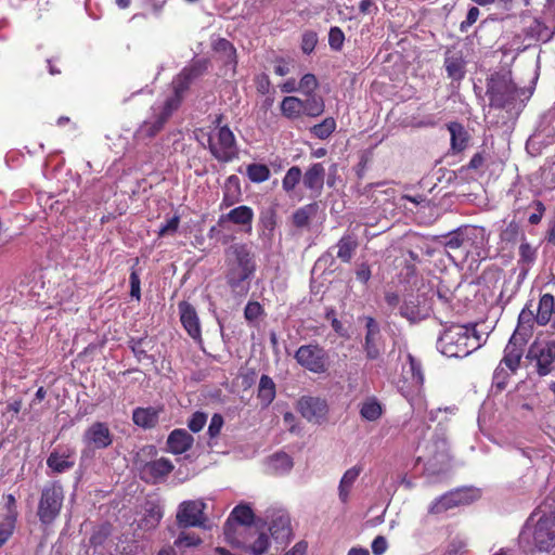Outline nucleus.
Segmentation results:
<instances>
[{
    "mask_svg": "<svg viewBox=\"0 0 555 555\" xmlns=\"http://www.w3.org/2000/svg\"><path fill=\"white\" fill-rule=\"evenodd\" d=\"M297 406L301 416L310 423L321 424L326 418L327 404L320 398L302 397Z\"/></svg>",
    "mask_w": 555,
    "mask_h": 555,
    "instance_id": "nucleus-15",
    "label": "nucleus"
},
{
    "mask_svg": "<svg viewBox=\"0 0 555 555\" xmlns=\"http://www.w3.org/2000/svg\"><path fill=\"white\" fill-rule=\"evenodd\" d=\"M336 129V121L334 118L328 117L325 118L321 124L315 125L311 128V132L314 137L319 139H326L328 138L334 130Z\"/></svg>",
    "mask_w": 555,
    "mask_h": 555,
    "instance_id": "nucleus-42",
    "label": "nucleus"
},
{
    "mask_svg": "<svg viewBox=\"0 0 555 555\" xmlns=\"http://www.w3.org/2000/svg\"><path fill=\"white\" fill-rule=\"evenodd\" d=\"M525 341L524 337L518 338L517 335H512L505 347L504 357L500 364L508 369L511 373L516 372L519 366Z\"/></svg>",
    "mask_w": 555,
    "mask_h": 555,
    "instance_id": "nucleus-18",
    "label": "nucleus"
},
{
    "mask_svg": "<svg viewBox=\"0 0 555 555\" xmlns=\"http://www.w3.org/2000/svg\"><path fill=\"white\" fill-rule=\"evenodd\" d=\"M467 538L462 534H456L449 541L444 555L464 554L467 551Z\"/></svg>",
    "mask_w": 555,
    "mask_h": 555,
    "instance_id": "nucleus-41",
    "label": "nucleus"
},
{
    "mask_svg": "<svg viewBox=\"0 0 555 555\" xmlns=\"http://www.w3.org/2000/svg\"><path fill=\"white\" fill-rule=\"evenodd\" d=\"M254 218L253 209L248 206H238L220 217V222L230 221L234 224L248 225L250 228Z\"/></svg>",
    "mask_w": 555,
    "mask_h": 555,
    "instance_id": "nucleus-27",
    "label": "nucleus"
},
{
    "mask_svg": "<svg viewBox=\"0 0 555 555\" xmlns=\"http://www.w3.org/2000/svg\"><path fill=\"white\" fill-rule=\"evenodd\" d=\"M521 537L533 546V552L555 554V511L547 502L531 514Z\"/></svg>",
    "mask_w": 555,
    "mask_h": 555,
    "instance_id": "nucleus-1",
    "label": "nucleus"
},
{
    "mask_svg": "<svg viewBox=\"0 0 555 555\" xmlns=\"http://www.w3.org/2000/svg\"><path fill=\"white\" fill-rule=\"evenodd\" d=\"M130 284H131V296L140 299V280L138 275L133 272L130 275Z\"/></svg>",
    "mask_w": 555,
    "mask_h": 555,
    "instance_id": "nucleus-63",
    "label": "nucleus"
},
{
    "mask_svg": "<svg viewBox=\"0 0 555 555\" xmlns=\"http://www.w3.org/2000/svg\"><path fill=\"white\" fill-rule=\"evenodd\" d=\"M509 373L506 371V367L499 364L493 373V383L494 385L503 389L506 385V379L508 378Z\"/></svg>",
    "mask_w": 555,
    "mask_h": 555,
    "instance_id": "nucleus-53",
    "label": "nucleus"
},
{
    "mask_svg": "<svg viewBox=\"0 0 555 555\" xmlns=\"http://www.w3.org/2000/svg\"><path fill=\"white\" fill-rule=\"evenodd\" d=\"M206 69L205 61H197L185 67L172 81L173 94L165 102H175V111L179 107L183 92L189 88L191 81Z\"/></svg>",
    "mask_w": 555,
    "mask_h": 555,
    "instance_id": "nucleus-11",
    "label": "nucleus"
},
{
    "mask_svg": "<svg viewBox=\"0 0 555 555\" xmlns=\"http://www.w3.org/2000/svg\"><path fill=\"white\" fill-rule=\"evenodd\" d=\"M178 309L180 313L181 323L185 331L192 338L199 339L201 325L195 309L189 302L185 301L180 302Z\"/></svg>",
    "mask_w": 555,
    "mask_h": 555,
    "instance_id": "nucleus-20",
    "label": "nucleus"
},
{
    "mask_svg": "<svg viewBox=\"0 0 555 555\" xmlns=\"http://www.w3.org/2000/svg\"><path fill=\"white\" fill-rule=\"evenodd\" d=\"M409 367L412 374V385L415 387H421L424 382L421 363L412 356H409Z\"/></svg>",
    "mask_w": 555,
    "mask_h": 555,
    "instance_id": "nucleus-47",
    "label": "nucleus"
},
{
    "mask_svg": "<svg viewBox=\"0 0 555 555\" xmlns=\"http://www.w3.org/2000/svg\"><path fill=\"white\" fill-rule=\"evenodd\" d=\"M247 176L250 181L260 183L269 179L270 170L266 165L251 164L247 167Z\"/></svg>",
    "mask_w": 555,
    "mask_h": 555,
    "instance_id": "nucleus-43",
    "label": "nucleus"
},
{
    "mask_svg": "<svg viewBox=\"0 0 555 555\" xmlns=\"http://www.w3.org/2000/svg\"><path fill=\"white\" fill-rule=\"evenodd\" d=\"M361 472L362 468L360 466H353L347 469L343 475L338 487V496L343 503L349 500L350 490Z\"/></svg>",
    "mask_w": 555,
    "mask_h": 555,
    "instance_id": "nucleus-26",
    "label": "nucleus"
},
{
    "mask_svg": "<svg viewBox=\"0 0 555 555\" xmlns=\"http://www.w3.org/2000/svg\"><path fill=\"white\" fill-rule=\"evenodd\" d=\"M269 529L272 538L278 543L287 541L292 532L289 516L285 513H278L271 520Z\"/></svg>",
    "mask_w": 555,
    "mask_h": 555,
    "instance_id": "nucleus-23",
    "label": "nucleus"
},
{
    "mask_svg": "<svg viewBox=\"0 0 555 555\" xmlns=\"http://www.w3.org/2000/svg\"><path fill=\"white\" fill-rule=\"evenodd\" d=\"M64 500L61 485L53 482L47 485L41 492L37 515L42 524H51L59 516Z\"/></svg>",
    "mask_w": 555,
    "mask_h": 555,
    "instance_id": "nucleus-6",
    "label": "nucleus"
},
{
    "mask_svg": "<svg viewBox=\"0 0 555 555\" xmlns=\"http://www.w3.org/2000/svg\"><path fill=\"white\" fill-rule=\"evenodd\" d=\"M324 112V102L320 98L311 96L304 101V114L308 116H319Z\"/></svg>",
    "mask_w": 555,
    "mask_h": 555,
    "instance_id": "nucleus-45",
    "label": "nucleus"
},
{
    "mask_svg": "<svg viewBox=\"0 0 555 555\" xmlns=\"http://www.w3.org/2000/svg\"><path fill=\"white\" fill-rule=\"evenodd\" d=\"M444 66L449 77L453 79H461L464 76V61L461 56H448L446 59Z\"/></svg>",
    "mask_w": 555,
    "mask_h": 555,
    "instance_id": "nucleus-37",
    "label": "nucleus"
},
{
    "mask_svg": "<svg viewBox=\"0 0 555 555\" xmlns=\"http://www.w3.org/2000/svg\"><path fill=\"white\" fill-rule=\"evenodd\" d=\"M207 422V415L203 412H195L190 418L188 426L193 433L201 431Z\"/></svg>",
    "mask_w": 555,
    "mask_h": 555,
    "instance_id": "nucleus-51",
    "label": "nucleus"
},
{
    "mask_svg": "<svg viewBox=\"0 0 555 555\" xmlns=\"http://www.w3.org/2000/svg\"><path fill=\"white\" fill-rule=\"evenodd\" d=\"M82 442L89 449H106L113 443V435L106 423L95 422L85 430Z\"/></svg>",
    "mask_w": 555,
    "mask_h": 555,
    "instance_id": "nucleus-14",
    "label": "nucleus"
},
{
    "mask_svg": "<svg viewBox=\"0 0 555 555\" xmlns=\"http://www.w3.org/2000/svg\"><path fill=\"white\" fill-rule=\"evenodd\" d=\"M527 359L534 362L537 373L545 376L553 371L555 340H535L529 347Z\"/></svg>",
    "mask_w": 555,
    "mask_h": 555,
    "instance_id": "nucleus-9",
    "label": "nucleus"
},
{
    "mask_svg": "<svg viewBox=\"0 0 555 555\" xmlns=\"http://www.w3.org/2000/svg\"><path fill=\"white\" fill-rule=\"evenodd\" d=\"M225 280L233 293L246 295L249 280L256 271V261L246 244H233L224 251Z\"/></svg>",
    "mask_w": 555,
    "mask_h": 555,
    "instance_id": "nucleus-2",
    "label": "nucleus"
},
{
    "mask_svg": "<svg viewBox=\"0 0 555 555\" xmlns=\"http://www.w3.org/2000/svg\"><path fill=\"white\" fill-rule=\"evenodd\" d=\"M173 467V464L168 459L160 457L143 464L140 467V476L146 482L155 483L169 475Z\"/></svg>",
    "mask_w": 555,
    "mask_h": 555,
    "instance_id": "nucleus-16",
    "label": "nucleus"
},
{
    "mask_svg": "<svg viewBox=\"0 0 555 555\" xmlns=\"http://www.w3.org/2000/svg\"><path fill=\"white\" fill-rule=\"evenodd\" d=\"M175 102H164L162 105L153 106V115L144 120L134 133L137 142H144L154 138L164 127L175 111Z\"/></svg>",
    "mask_w": 555,
    "mask_h": 555,
    "instance_id": "nucleus-7",
    "label": "nucleus"
},
{
    "mask_svg": "<svg viewBox=\"0 0 555 555\" xmlns=\"http://www.w3.org/2000/svg\"><path fill=\"white\" fill-rule=\"evenodd\" d=\"M479 14V9L476 7H472L467 12L466 20L460 24V30L462 33L467 31L468 28L477 22Z\"/></svg>",
    "mask_w": 555,
    "mask_h": 555,
    "instance_id": "nucleus-52",
    "label": "nucleus"
},
{
    "mask_svg": "<svg viewBox=\"0 0 555 555\" xmlns=\"http://www.w3.org/2000/svg\"><path fill=\"white\" fill-rule=\"evenodd\" d=\"M212 47L217 53L222 55L224 63L232 64L233 67L236 65V51L230 41L223 38H218L214 41Z\"/></svg>",
    "mask_w": 555,
    "mask_h": 555,
    "instance_id": "nucleus-33",
    "label": "nucleus"
},
{
    "mask_svg": "<svg viewBox=\"0 0 555 555\" xmlns=\"http://www.w3.org/2000/svg\"><path fill=\"white\" fill-rule=\"evenodd\" d=\"M364 351L369 360H376L382 353L379 336L365 335Z\"/></svg>",
    "mask_w": 555,
    "mask_h": 555,
    "instance_id": "nucleus-44",
    "label": "nucleus"
},
{
    "mask_svg": "<svg viewBox=\"0 0 555 555\" xmlns=\"http://www.w3.org/2000/svg\"><path fill=\"white\" fill-rule=\"evenodd\" d=\"M463 229H459L448 235L444 246L449 250H460L463 254Z\"/></svg>",
    "mask_w": 555,
    "mask_h": 555,
    "instance_id": "nucleus-46",
    "label": "nucleus"
},
{
    "mask_svg": "<svg viewBox=\"0 0 555 555\" xmlns=\"http://www.w3.org/2000/svg\"><path fill=\"white\" fill-rule=\"evenodd\" d=\"M206 504L202 500L184 501L179 505L177 521L180 527H203L206 521Z\"/></svg>",
    "mask_w": 555,
    "mask_h": 555,
    "instance_id": "nucleus-12",
    "label": "nucleus"
},
{
    "mask_svg": "<svg viewBox=\"0 0 555 555\" xmlns=\"http://www.w3.org/2000/svg\"><path fill=\"white\" fill-rule=\"evenodd\" d=\"M325 170L321 164H313L304 175V185L313 192V197L321 194Z\"/></svg>",
    "mask_w": 555,
    "mask_h": 555,
    "instance_id": "nucleus-24",
    "label": "nucleus"
},
{
    "mask_svg": "<svg viewBox=\"0 0 555 555\" xmlns=\"http://www.w3.org/2000/svg\"><path fill=\"white\" fill-rule=\"evenodd\" d=\"M179 217L177 216L167 220V222L159 228L158 235L166 236L176 233L179 227Z\"/></svg>",
    "mask_w": 555,
    "mask_h": 555,
    "instance_id": "nucleus-55",
    "label": "nucleus"
},
{
    "mask_svg": "<svg viewBox=\"0 0 555 555\" xmlns=\"http://www.w3.org/2000/svg\"><path fill=\"white\" fill-rule=\"evenodd\" d=\"M223 426V417L220 414H214L208 426V434L211 438L217 437Z\"/></svg>",
    "mask_w": 555,
    "mask_h": 555,
    "instance_id": "nucleus-57",
    "label": "nucleus"
},
{
    "mask_svg": "<svg viewBox=\"0 0 555 555\" xmlns=\"http://www.w3.org/2000/svg\"><path fill=\"white\" fill-rule=\"evenodd\" d=\"M281 111L287 118H298L304 114V101L296 96H286L281 103Z\"/></svg>",
    "mask_w": 555,
    "mask_h": 555,
    "instance_id": "nucleus-32",
    "label": "nucleus"
},
{
    "mask_svg": "<svg viewBox=\"0 0 555 555\" xmlns=\"http://www.w3.org/2000/svg\"><path fill=\"white\" fill-rule=\"evenodd\" d=\"M194 438L184 429H175L168 437V450L173 454L186 452L193 444Z\"/></svg>",
    "mask_w": 555,
    "mask_h": 555,
    "instance_id": "nucleus-21",
    "label": "nucleus"
},
{
    "mask_svg": "<svg viewBox=\"0 0 555 555\" xmlns=\"http://www.w3.org/2000/svg\"><path fill=\"white\" fill-rule=\"evenodd\" d=\"M262 313V307L257 301H250L246 305L244 315L248 321L256 320Z\"/></svg>",
    "mask_w": 555,
    "mask_h": 555,
    "instance_id": "nucleus-56",
    "label": "nucleus"
},
{
    "mask_svg": "<svg viewBox=\"0 0 555 555\" xmlns=\"http://www.w3.org/2000/svg\"><path fill=\"white\" fill-rule=\"evenodd\" d=\"M295 359L300 366L315 374H323L330 367L326 351L317 344L300 346L295 353Z\"/></svg>",
    "mask_w": 555,
    "mask_h": 555,
    "instance_id": "nucleus-8",
    "label": "nucleus"
},
{
    "mask_svg": "<svg viewBox=\"0 0 555 555\" xmlns=\"http://www.w3.org/2000/svg\"><path fill=\"white\" fill-rule=\"evenodd\" d=\"M224 537L230 544L240 547L244 555H269L271 547L269 535L254 527H234L230 521L224 527Z\"/></svg>",
    "mask_w": 555,
    "mask_h": 555,
    "instance_id": "nucleus-4",
    "label": "nucleus"
},
{
    "mask_svg": "<svg viewBox=\"0 0 555 555\" xmlns=\"http://www.w3.org/2000/svg\"><path fill=\"white\" fill-rule=\"evenodd\" d=\"M47 465L55 473H64L74 467L73 450H54L47 460Z\"/></svg>",
    "mask_w": 555,
    "mask_h": 555,
    "instance_id": "nucleus-22",
    "label": "nucleus"
},
{
    "mask_svg": "<svg viewBox=\"0 0 555 555\" xmlns=\"http://www.w3.org/2000/svg\"><path fill=\"white\" fill-rule=\"evenodd\" d=\"M388 547L387 540L383 535L376 537L372 542V552L375 555H382Z\"/></svg>",
    "mask_w": 555,
    "mask_h": 555,
    "instance_id": "nucleus-59",
    "label": "nucleus"
},
{
    "mask_svg": "<svg viewBox=\"0 0 555 555\" xmlns=\"http://www.w3.org/2000/svg\"><path fill=\"white\" fill-rule=\"evenodd\" d=\"M268 466L275 474H285L293 467V461L286 453H278L269 459Z\"/></svg>",
    "mask_w": 555,
    "mask_h": 555,
    "instance_id": "nucleus-36",
    "label": "nucleus"
},
{
    "mask_svg": "<svg viewBox=\"0 0 555 555\" xmlns=\"http://www.w3.org/2000/svg\"><path fill=\"white\" fill-rule=\"evenodd\" d=\"M301 178H302V173H301L300 168L297 166L291 167L286 171V173L282 180L283 190L286 193H291L296 188V185L300 182Z\"/></svg>",
    "mask_w": 555,
    "mask_h": 555,
    "instance_id": "nucleus-38",
    "label": "nucleus"
},
{
    "mask_svg": "<svg viewBox=\"0 0 555 555\" xmlns=\"http://www.w3.org/2000/svg\"><path fill=\"white\" fill-rule=\"evenodd\" d=\"M221 117L216 118V127L208 135V147L212 156L222 163L237 157L238 149L233 132L227 126H220Z\"/></svg>",
    "mask_w": 555,
    "mask_h": 555,
    "instance_id": "nucleus-5",
    "label": "nucleus"
},
{
    "mask_svg": "<svg viewBox=\"0 0 555 555\" xmlns=\"http://www.w3.org/2000/svg\"><path fill=\"white\" fill-rule=\"evenodd\" d=\"M537 211L529 217V222L531 224H538L541 221L543 212L545 210L544 205L541 202L535 203Z\"/></svg>",
    "mask_w": 555,
    "mask_h": 555,
    "instance_id": "nucleus-62",
    "label": "nucleus"
},
{
    "mask_svg": "<svg viewBox=\"0 0 555 555\" xmlns=\"http://www.w3.org/2000/svg\"><path fill=\"white\" fill-rule=\"evenodd\" d=\"M270 88V81L269 78L266 75L259 76L257 78V89L261 93H267Z\"/></svg>",
    "mask_w": 555,
    "mask_h": 555,
    "instance_id": "nucleus-64",
    "label": "nucleus"
},
{
    "mask_svg": "<svg viewBox=\"0 0 555 555\" xmlns=\"http://www.w3.org/2000/svg\"><path fill=\"white\" fill-rule=\"evenodd\" d=\"M533 320H535L533 312L524 308L519 313L518 325L513 335H517L518 338L524 337L526 339L532 330Z\"/></svg>",
    "mask_w": 555,
    "mask_h": 555,
    "instance_id": "nucleus-34",
    "label": "nucleus"
},
{
    "mask_svg": "<svg viewBox=\"0 0 555 555\" xmlns=\"http://www.w3.org/2000/svg\"><path fill=\"white\" fill-rule=\"evenodd\" d=\"M482 344L475 327L454 324L438 338V350L449 358H464L480 348Z\"/></svg>",
    "mask_w": 555,
    "mask_h": 555,
    "instance_id": "nucleus-3",
    "label": "nucleus"
},
{
    "mask_svg": "<svg viewBox=\"0 0 555 555\" xmlns=\"http://www.w3.org/2000/svg\"><path fill=\"white\" fill-rule=\"evenodd\" d=\"M310 218L309 209L307 207L298 209L293 215V221L296 227H305Z\"/></svg>",
    "mask_w": 555,
    "mask_h": 555,
    "instance_id": "nucleus-58",
    "label": "nucleus"
},
{
    "mask_svg": "<svg viewBox=\"0 0 555 555\" xmlns=\"http://www.w3.org/2000/svg\"><path fill=\"white\" fill-rule=\"evenodd\" d=\"M318 37L315 33L309 31L304 34L301 41V49L305 53L309 54L315 48Z\"/></svg>",
    "mask_w": 555,
    "mask_h": 555,
    "instance_id": "nucleus-54",
    "label": "nucleus"
},
{
    "mask_svg": "<svg viewBox=\"0 0 555 555\" xmlns=\"http://www.w3.org/2000/svg\"><path fill=\"white\" fill-rule=\"evenodd\" d=\"M275 398V384L268 375H262L258 386V399L268 406Z\"/></svg>",
    "mask_w": 555,
    "mask_h": 555,
    "instance_id": "nucleus-31",
    "label": "nucleus"
},
{
    "mask_svg": "<svg viewBox=\"0 0 555 555\" xmlns=\"http://www.w3.org/2000/svg\"><path fill=\"white\" fill-rule=\"evenodd\" d=\"M555 311V298L551 294L541 296L535 315V321L539 325H546L552 321Z\"/></svg>",
    "mask_w": 555,
    "mask_h": 555,
    "instance_id": "nucleus-25",
    "label": "nucleus"
},
{
    "mask_svg": "<svg viewBox=\"0 0 555 555\" xmlns=\"http://www.w3.org/2000/svg\"><path fill=\"white\" fill-rule=\"evenodd\" d=\"M400 313L402 317L406 318L411 322H416L426 317L427 312L424 309H421L413 301L405 302L400 308Z\"/></svg>",
    "mask_w": 555,
    "mask_h": 555,
    "instance_id": "nucleus-40",
    "label": "nucleus"
},
{
    "mask_svg": "<svg viewBox=\"0 0 555 555\" xmlns=\"http://www.w3.org/2000/svg\"><path fill=\"white\" fill-rule=\"evenodd\" d=\"M254 520V513L250 506L246 504L237 505L230 514L224 527L232 521L234 527L246 526L251 527V522Z\"/></svg>",
    "mask_w": 555,
    "mask_h": 555,
    "instance_id": "nucleus-30",
    "label": "nucleus"
},
{
    "mask_svg": "<svg viewBox=\"0 0 555 555\" xmlns=\"http://www.w3.org/2000/svg\"><path fill=\"white\" fill-rule=\"evenodd\" d=\"M299 90L310 96L313 94V92L315 91V89L318 88V80L315 78L314 75L312 74H306L305 76H302V78L300 79L299 83Z\"/></svg>",
    "mask_w": 555,
    "mask_h": 555,
    "instance_id": "nucleus-48",
    "label": "nucleus"
},
{
    "mask_svg": "<svg viewBox=\"0 0 555 555\" xmlns=\"http://www.w3.org/2000/svg\"><path fill=\"white\" fill-rule=\"evenodd\" d=\"M360 413L363 418L373 422L380 417L382 406L376 400L370 399L362 404Z\"/></svg>",
    "mask_w": 555,
    "mask_h": 555,
    "instance_id": "nucleus-39",
    "label": "nucleus"
},
{
    "mask_svg": "<svg viewBox=\"0 0 555 555\" xmlns=\"http://www.w3.org/2000/svg\"><path fill=\"white\" fill-rule=\"evenodd\" d=\"M463 255L475 254L480 257V249L485 245V231L477 227H465L463 228Z\"/></svg>",
    "mask_w": 555,
    "mask_h": 555,
    "instance_id": "nucleus-19",
    "label": "nucleus"
},
{
    "mask_svg": "<svg viewBox=\"0 0 555 555\" xmlns=\"http://www.w3.org/2000/svg\"><path fill=\"white\" fill-rule=\"evenodd\" d=\"M201 542V538L195 533L181 532L175 541V545L178 547H191L198 545Z\"/></svg>",
    "mask_w": 555,
    "mask_h": 555,
    "instance_id": "nucleus-49",
    "label": "nucleus"
},
{
    "mask_svg": "<svg viewBox=\"0 0 555 555\" xmlns=\"http://www.w3.org/2000/svg\"><path fill=\"white\" fill-rule=\"evenodd\" d=\"M159 411L154 408H138L133 411L132 420L135 425L152 428L158 421Z\"/></svg>",
    "mask_w": 555,
    "mask_h": 555,
    "instance_id": "nucleus-28",
    "label": "nucleus"
},
{
    "mask_svg": "<svg viewBox=\"0 0 555 555\" xmlns=\"http://www.w3.org/2000/svg\"><path fill=\"white\" fill-rule=\"evenodd\" d=\"M366 335L379 336V327L375 320L371 317L365 318Z\"/></svg>",
    "mask_w": 555,
    "mask_h": 555,
    "instance_id": "nucleus-61",
    "label": "nucleus"
},
{
    "mask_svg": "<svg viewBox=\"0 0 555 555\" xmlns=\"http://www.w3.org/2000/svg\"><path fill=\"white\" fill-rule=\"evenodd\" d=\"M345 35L339 27H332L328 33V44L335 50L339 51L343 48Z\"/></svg>",
    "mask_w": 555,
    "mask_h": 555,
    "instance_id": "nucleus-50",
    "label": "nucleus"
},
{
    "mask_svg": "<svg viewBox=\"0 0 555 555\" xmlns=\"http://www.w3.org/2000/svg\"><path fill=\"white\" fill-rule=\"evenodd\" d=\"M448 130L451 135V149L453 152H462L467 146L468 133L459 122H450Z\"/></svg>",
    "mask_w": 555,
    "mask_h": 555,
    "instance_id": "nucleus-29",
    "label": "nucleus"
},
{
    "mask_svg": "<svg viewBox=\"0 0 555 555\" xmlns=\"http://www.w3.org/2000/svg\"><path fill=\"white\" fill-rule=\"evenodd\" d=\"M478 496V492L472 489H460L448 492L431 503L429 507L430 514H440L450 508L465 505L474 501Z\"/></svg>",
    "mask_w": 555,
    "mask_h": 555,
    "instance_id": "nucleus-13",
    "label": "nucleus"
},
{
    "mask_svg": "<svg viewBox=\"0 0 555 555\" xmlns=\"http://www.w3.org/2000/svg\"><path fill=\"white\" fill-rule=\"evenodd\" d=\"M356 274H357V279H358L359 281H361V282H363V283H366V282L370 280V278H371V270H370V267H369L367 264H365V263H362V264L358 268V270H357Z\"/></svg>",
    "mask_w": 555,
    "mask_h": 555,
    "instance_id": "nucleus-60",
    "label": "nucleus"
},
{
    "mask_svg": "<svg viewBox=\"0 0 555 555\" xmlns=\"http://www.w3.org/2000/svg\"><path fill=\"white\" fill-rule=\"evenodd\" d=\"M0 531L7 535H11L17 519L16 500L13 494L3 496L0 504Z\"/></svg>",
    "mask_w": 555,
    "mask_h": 555,
    "instance_id": "nucleus-17",
    "label": "nucleus"
},
{
    "mask_svg": "<svg viewBox=\"0 0 555 555\" xmlns=\"http://www.w3.org/2000/svg\"><path fill=\"white\" fill-rule=\"evenodd\" d=\"M358 247L356 238L350 235L343 236L337 243V257L344 262H349Z\"/></svg>",
    "mask_w": 555,
    "mask_h": 555,
    "instance_id": "nucleus-35",
    "label": "nucleus"
},
{
    "mask_svg": "<svg viewBox=\"0 0 555 555\" xmlns=\"http://www.w3.org/2000/svg\"><path fill=\"white\" fill-rule=\"evenodd\" d=\"M492 105L503 107L516 96V87L506 76H492L488 83Z\"/></svg>",
    "mask_w": 555,
    "mask_h": 555,
    "instance_id": "nucleus-10",
    "label": "nucleus"
}]
</instances>
